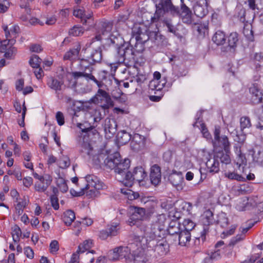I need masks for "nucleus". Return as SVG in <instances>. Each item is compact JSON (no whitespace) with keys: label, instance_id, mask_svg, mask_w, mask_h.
Masks as SVG:
<instances>
[{"label":"nucleus","instance_id":"5fc2aeb1","mask_svg":"<svg viewBox=\"0 0 263 263\" xmlns=\"http://www.w3.org/2000/svg\"><path fill=\"white\" fill-rule=\"evenodd\" d=\"M219 142H220L222 145L223 149L225 152L230 151V143L229 141L228 138L226 136H222L220 138V140Z\"/></svg>","mask_w":263,"mask_h":263},{"label":"nucleus","instance_id":"cd10ccee","mask_svg":"<svg viewBox=\"0 0 263 263\" xmlns=\"http://www.w3.org/2000/svg\"><path fill=\"white\" fill-rule=\"evenodd\" d=\"M202 222L204 227H208L209 226L213 224L215 222L213 212L210 210H206L203 215Z\"/></svg>","mask_w":263,"mask_h":263},{"label":"nucleus","instance_id":"49530a36","mask_svg":"<svg viewBox=\"0 0 263 263\" xmlns=\"http://www.w3.org/2000/svg\"><path fill=\"white\" fill-rule=\"evenodd\" d=\"M42 59L36 55H33L29 60L30 66L34 68H38L40 67Z\"/></svg>","mask_w":263,"mask_h":263},{"label":"nucleus","instance_id":"37998d69","mask_svg":"<svg viewBox=\"0 0 263 263\" xmlns=\"http://www.w3.org/2000/svg\"><path fill=\"white\" fill-rule=\"evenodd\" d=\"M9 44H10L7 43L6 49H5V50H7V51L5 52V53L4 54V56L6 58H7V59H11L12 57L13 54H14L16 51V48L15 47L12 46V45H11L10 46L8 47L7 46H8ZM0 49L1 50L2 52V50H4V49H3L2 48V45H1Z\"/></svg>","mask_w":263,"mask_h":263},{"label":"nucleus","instance_id":"423d86ee","mask_svg":"<svg viewBox=\"0 0 263 263\" xmlns=\"http://www.w3.org/2000/svg\"><path fill=\"white\" fill-rule=\"evenodd\" d=\"M147 173L142 166L136 167L133 172H128L125 176L126 179L124 180V184L126 186L130 187L135 181L139 182L140 185H144L143 182L147 178Z\"/></svg>","mask_w":263,"mask_h":263},{"label":"nucleus","instance_id":"9b49d317","mask_svg":"<svg viewBox=\"0 0 263 263\" xmlns=\"http://www.w3.org/2000/svg\"><path fill=\"white\" fill-rule=\"evenodd\" d=\"M120 230V223L112 222L107 226L106 229L100 232L99 237L102 240L106 239L108 237L117 236Z\"/></svg>","mask_w":263,"mask_h":263},{"label":"nucleus","instance_id":"6ab92c4d","mask_svg":"<svg viewBox=\"0 0 263 263\" xmlns=\"http://www.w3.org/2000/svg\"><path fill=\"white\" fill-rule=\"evenodd\" d=\"M145 141L144 137L139 134H136L130 142L131 147L134 151H139L145 147Z\"/></svg>","mask_w":263,"mask_h":263},{"label":"nucleus","instance_id":"2f4dec72","mask_svg":"<svg viewBox=\"0 0 263 263\" xmlns=\"http://www.w3.org/2000/svg\"><path fill=\"white\" fill-rule=\"evenodd\" d=\"M206 166L210 173H218L219 171V163L215 158L209 159L206 162Z\"/></svg>","mask_w":263,"mask_h":263},{"label":"nucleus","instance_id":"0e129e2a","mask_svg":"<svg viewBox=\"0 0 263 263\" xmlns=\"http://www.w3.org/2000/svg\"><path fill=\"white\" fill-rule=\"evenodd\" d=\"M50 252L54 253L59 249V243L57 240H52L50 244Z\"/></svg>","mask_w":263,"mask_h":263},{"label":"nucleus","instance_id":"aec40b11","mask_svg":"<svg viewBox=\"0 0 263 263\" xmlns=\"http://www.w3.org/2000/svg\"><path fill=\"white\" fill-rule=\"evenodd\" d=\"M152 184L156 186L158 185L161 179V168L157 164L152 166L149 175Z\"/></svg>","mask_w":263,"mask_h":263},{"label":"nucleus","instance_id":"8fccbe9b","mask_svg":"<svg viewBox=\"0 0 263 263\" xmlns=\"http://www.w3.org/2000/svg\"><path fill=\"white\" fill-rule=\"evenodd\" d=\"M57 184L62 192L66 193L68 191V187L67 183L64 178L62 177L58 178L57 181Z\"/></svg>","mask_w":263,"mask_h":263},{"label":"nucleus","instance_id":"412c9836","mask_svg":"<svg viewBox=\"0 0 263 263\" xmlns=\"http://www.w3.org/2000/svg\"><path fill=\"white\" fill-rule=\"evenodd\" d=\"M52 180V177L50 175H45L44 178L35 182L34 185L35 191L39 192H44L50 185Z\"/></svg>","mask_w":263,"mask_h":263},{"label":"nucleus","instance_id":"473e14b6","mask_svg":"<svg viewBox=\"0 0 263 263\" xmlns=\"http://www.w3.org/2000/svg\"><path fill=\"white\" fill-rule=\"evenodd\" d=\"M102 59V50L100 47L93 50L89 58V60L93 64L96 63H99Z\"/></svg>","mask_w":263,"mask_h":263},{"label":"nucleus","instance_id":"ddd939ff","mask_svg":"<svg viewBox=\"0 0 263 263\" xmlns=\"http://www.w3.org/2000/svg\"><path fill=\"white\" fill-rule=\"evenodd\" d=\"M85 180L87 182L85 187L82 191L89 190L90 192L95 193L96 190H100L102 187L99 180L97 176L93 175H88L86 176Z\"/></svg>","mask_w":263,"mask_h":263},{"label":"nucleus","instance_id":"4d7b16f0","mask_svg":"<svg viewBox=\"0 0 263 263\" xmlns=\"http://www.w3.org/2000/svg\"><path fill=\"white\" fill-rule=\"evenodd\" d=\"M243 239H244L243 238V234H238L235 237H233L231 239V240L229 243V246H234V245L237 244L238 242H239Z\"/></svg>","mask_w":263,"mask_h":263},{"label":"nucleus","instance_id":"c85d7f7f","mask_svg":"<svg viewBox=\"0 0 263 263\" xmlns=\"http://www.w3.org/2000/svg\"><path fill=\"white\" fill-rule=\"evenodd\" d=\"M212 41L217 45H222L226 41L225 33L221 30L217 31L212 37Z\"/></svg>","mask_w":263,"mask_h":263},{"label":"nucleus","instance_id":"72a5a7b5","mask_svg":"<svg viewBox=\"0 0 263 263\" xmlns=\"http://www.w3.org/2000/svg\"><path fill=\"white\" fill-rule=\"evenodd\" d=\"M131 138V135L125 130L120 131L117 135L118 142L121 145L127 143L130 140Z\"/></svg>","mask_w":263,"mask_h":263},{"label":"nucleus","instance_id":"e2e57ef3","mask_svg":"<svg viewBox=\"0 0 263 263\" xmlns=\"http://www.w3.org/2000/svg\"><path fill=\"white\" fill-rule=\"evenodd\" d=\"M236 227H237V226L236 225H232L231 226L230 229L229 230H226V231H224L222 233V235H223V236H222V238H224L226 237H227L228 236H230V235H233L234 232H235V231L236 229Z\"/></svg>","mask_w":263,"mask_h":263},{"label":"nucleus","instance_id":"58836bf2","mask_svg":"<svg viewBox=\"0 0 263 263\" xmlns=\"http://www.w3.org/2000/svg\"><path fill=\"white\" fill-rule=\"evenodd\" d=\"M226 177L228 178L230 180H236L238 181H245L246 178L245 177L241 175H239L234 172H229L224 174Z\"/></svg>","mask_w":263,"mask_h":263},{"label":"nucleus","instance_id":"4be33fe9","mask_svg":"<svg viewBox=\"0 0 263 263\" xmlns=\"http://www.w3.org/2000/svg\"><path fill=\"white\" fill-rule=\"evenodd\" d=\"M133 241V243L130 245V248L134 249L135 246L137 247L136 250H133L134 262V263H143L145 259L144 251L145 249L142 250L139 245H137V243L135 242L134 239Z\"/></svg>","mask_w":263,"mask_h":263},{"label":"nucleus","instance_id":"dca6fc26","mask_svg":"<svg viewBox=\"0 0 263 263\" xmlns=\"http://www.w3.org/2000/svg\"><path fill=\"white\" fill-rule=\"evenodd\" d=\"M137 33L138 34L136 36L137 41L134 47H133L134 55L135 53H142L144 50V43L149 39L148 35L142 33L140 30L137 32Z\"/></svg>","mask_w":263,"mask_h":263},{"label":"nucleus","instance_id":"052dcab7","mask_svg":"<svg viewBox=\"0 0 263 263\" xmlns=\"http://www.w3.org/2000/svg\"><path fill=\"white\" fill-rule=\"evenodd\" d=\"M27 2H25L23 0H21L20 2V7L22 9H25L27 13H29L30 12V9L29 8V3L32 2L33 0H26Z\"/></svg>","mask_w":263,"mask_h":263},{"label":"nucleus","instance_id":"a878e982","mask_svg":"<svg viewBox=\"0 0 263 263\" xmlns=\"http://www.w3.org/2000/svg\"><path fill=\"white\" fill-rule=\"evenodd\" d=\"M166 83V80L165 78L161 81H157L156 80H152L148 84L149 89L152 91H157L161 92V90L164 87Z\"/></svg>","mask_w":263,"mask_h":263},{"label":"nucleus","instance_id":"f3484780","mask_svg":"<svg viewBox=\"0 0 263 263\" xmlns=\"http://www.w3.org/2000/svg\"><path fill=\"white\" fill-rule=\"evenodd\" d=\"M103 127L105 136L110 138L114 136L117 131V123L114 119L107 118L104 121Z\"/></svg>","mask_w":263,"mask_h":263},{"label":"nucleus","instance_id":"f03ea898","mask_svg":"<svg viewBox=\"0 0 263 263\" xmlns=\"http://www.w3.org/2000/svg\"><path fill=\"white\" fill-rule=\"evenodd\" d=\"M91 64H93L89 60L82 59L81 60L79 64L80 70L79 71L72 72L71 74L76 80H78L80 78H84L87 81L90 80L93 81L99 87H101V82L98 81L92 74L93 68L91 65Z\"/></svg>","mask_w":263,"mask_h":263},{"label":"nucleus","instance_id":"ea45409f","mask_svg":"<svg viewBox=\"0 0 263 263\" xmlns=\"http://www.w3.org/2000/svg\"><path fill=\"white\" fill-rule=\"evenodd\" d=\"M252 155L254 162L258 164H263V151H258L256 152L253 151Z\"/></svg>","mask_w":263,"mask_h":263},{"label":"nucleus","instance_id":"13d9d810","mask_svg":"<svg viewBox=\"0 0 263 263\" xmlns=\"http://www.w3.org/2000/svg\"><path fill=\"white\" fill-rule=\"evenodd\" d=\"M50 202L52 206L55 210H58L59 209V199L58 196L55 195H51Z\"/></svg>","mask_w":263,"mask_h":263},{"label":"nucleus","instance_id":"0eeeda50","mask_svg":"<svg viewBox=\"0 0 263 263\" xmlns=\"http://www.w3.org/2000/svg\"><path fill=\"white\" fill-rule=\"evenodd\" d=\"M116 56L119 63L126 64L132 60H135L133 47L128 43H124L118 47Z\"/></svg>","mask_w":263,"mask_h":263},{"label":"nucleus","instance_id":"a19ab883","mask_svg":"<svg viewBox=\"0 0 263 263\" xmlns=\"http://www.w3.org/2000/svg\"><path fill=\"white\" fill-rule=\"evenodd\" d=\"M121 192L122 194L127 195V198L129 200H134L137 199L139 197V194L137 192H135L130 190L122 189Z\"/></svg>","mask_w":263,"mask_h":263},{"label":"nucleus","instance_id":"5701e85b","mask_svg":"<svg viewBox=\"0 0 263 263\" xmlns=\"http://www.w3.org/2000/svg\"><path fill=\"white\" fill-rule=\"evenodd\" d=\"M235 148V152L237 155L234 160L235 164L238 168L242 167L243 170L244 167L247 165V160L245 157V154L241 153L240 147L236 146ZM244 171L243 170V172Z\"/></svg>","mask_w":263,"mask_h":263},{"label":"nucleus","instance_id":"338daca9","mask_svg":"<svg viewBox=\"0 0 263 263\" xmlns=\"http://www.w3.org/2000/svg\"><path fill=\"white\" fill-rule=\"evenodd\" d=\"M116 248H115L112 252H110L108 255V258L109 260L112 261H115L121 259L118 252H117Z\"/></svg>","mask_w":263,"mask_h":263},{"label":"nucleus","instance_id":"c9c22d12","mask_svg":"<svg viewBox=\"0 0 263 263\" xmlns=\"http://www.w3.org/2000/svg\"><path fill=\"white\" fill-rule=\"evenodd\" d=\"M209 232V229L208 227H203V229L200 232V237H196L194 240V244L196 246H199L202 244L206 240V235Z\"/></svg>","mask_w":263,"mask_h":263},{"label":"nucleus","instance_id":"a211bd4d","mask_svg":"<svg viewBox=\"0 0 263 263\" xmlns=\"http://www.w3.org/2000/svg\"><path fill=\"white\" fill-rule=\"evenodd\" d=\"M47 85L51 89L55 91L57 95H59L60 91H62L63 88L65 87L63 80L54 77H50L48 79Z\"/></svg>","mask_w":263,"mask_h":263},{"label":"nucleus","instance_id":"69168bd1","mask_svg":"<svg viewBox=\"0 0 263 263\" xmlns=\"http://www.w3.org/2000/svg\"><path fill=\"white\" fill-rule=\"evenodd\" d=\"M99 79L101 81H105L107 78L110 79L112 77L110 75V73L105 71H101L99 73Z\"/></svg>","mask_w":263,"mask_h":263},{"label":"nucleus","instance_id":"b1692460","mask_svg":"<svg viewBox=\"0 0 263 263\" xmlns=\"http://www.w3.org/2000/svg\"><path fill=\"white\" fill-rule=\"evenodd\" d=\"M120 155L118 153L108 156L104 160L105 165L108 168L115 170L117 164L120 160Z\"/></svg>","mask_w":263,"mask_h":263},{"label":"nucleus","instance_id":"de8ad7c7","mask_svg":"<svg viewBox=\"0 0 263 263\" xmlns=\"http://www.w3.org/2000/svg\"><path fill=\"white\" fill-rule=\"evenodd\" d=\"M92 151V147L89 143L87 142H84L82 144V149L81 150L82 153L84 155H86L90 156L91 155V152Z\"/></svg>","mask_w":263,"mask_h":263},{"label":"nucleus","instance_id":"4468645a","mask_svg":"<svg viewBox=\"0 0 263 263\" xmlns=\"http://www.w3.org/2000/svg\"><path fill=\"white\" fill-rule=\"evenodd\" d=\"M208 2L206 0H195L193 6V11L195 15L202 18L208 13Z\"/></svg>","mask_w":263,"mask_h":263},{"label":"nucleus","instance_id":"603ef678","mask_svg":"<svg viewBox=\"0 0 263 263\" xmlns=\"http://www.w3.org/2000/svg\"><path fill=\"white\" fill-rule=\"evenodd\" d=\"M240 127L242 130L251 126L250 119L248 117H242L240 119Z\"/></svg>","mask_w":263,"mask_h":263},{"label":"nucleus","instance_id":"c756f323","mask_svg":"<svg viewBox=\"0 0 263 263\" xmlns=\"http://www.w3.org/2000/svg\"><path fill=\"white\" fill-rule=\"evenodd\" d=\"M181 230L182 229L180 227V224L179 222L172 221L169 224L167 232L170 236H175L176 237Z\"/></svg>","mask_w":263,"mask_h":263},{"label":"nucleus","instance_id":"7ed1b4c3","mask_svg":"<svg viewBox=\"0 0 263 263\" xmlns=\"http://www.w3.org/2000/svg\"><path fill=\"white\" fill-rule=\"evenodd\" d=\"M155 206V204L153 203L150 208L146 210L143 208L134 206L133 207L134 211L127 220L128 224L130 226L135 225L138 226L141 221L148 219L154 213Z\"/></svg>","mask_w":263,"mask_h":263},{"label":"nucleus","instance_id":"f704fd0d","mask_svg":"<svg viewBox=\"0 0 263 263\" xmlns=\"http://www.w3.org/2000/svg\"><path fill=\"white\" fill-rule=\"evenodd\" d=\"M76 218L74 212L68 210L65 211L63 216V221L66 226H70Z\"/></svg>","mask_w":263,"mask_h":263},{"label":"nucleus","instance_id":"6e6d98bb","mask_svg":"<svg viewBox=\"0 0 263 263\" xmlns=\"http://www.w3.org/2000/svg\"><path fill=\"white\" fill-rule=\"evenodd\" d=\"M13 240L15 242H17L20 240V237L22 235V231L18 227L14 228L12 233Z\"/></svg>","mask_w":263,"mask_h":263},{"label":"nucleus","instance_id":"f257e3e1","mask_svg":"<svg viewBox=\"0 0 263 263\" xmlns=\"http://www.w3.org/2000/svg\"><path fill=\"white\" fill-rule=\"evenodd\" d=\"M144 236L135 235L134 240L141 249L153 251L156 256H163L169 251V245L161 237L162 229L157 222L151 225V228L144 230Z\"/></svg>","mask_w":263,"mask_h":263},{"label":"nucleus","instance_id":"680f3d73","mask_svg":"<svg viewBox=\"0 0 263 263\" xmlns=\"http://www.w3.org/2000/svg\"><path fill=\"white\" fill-rule=\"evenodd\" d=\"M55 118L58 124L62 126L65 123V119L63 114L61 111H58L55 115Z\"/></svg>","mask_w":263,"mask_h":263},{"label":"nucleus","instance_id":"bb28decb","mask_svg":"<svg viewBox=\"0 0 263 263\" xmlns=\"http://www.w3.org/2000/svg\"><path fill=\"white\" fill-rule=\"evenodd\" d=\"M239 42V35L236 32H231L228 36V47L231 50H235Z\"/></svg>","mask_w":263,"mask_h":263},{"label":"nucleus","instance_id":"bf43d9fd","mask_svg":"<svg viewBox=\"0 0 263 263\" xmlns=\"http://www.w3.org/2000/svg\"><path fill=\"white\" fill-rule=\"evenodd\" d=\"M146 80V77L145 74H137L135 78V81L137 83L138 86H141Z\"/></svg>","mask_w":263,"mask_h":263},{"label":"nucleus","instance_id":"09e8293b","mask_svg":"<svg viewBox=\"0 0 263 263\" xmlns=\"http://www.w3.org/2000/svg\"><path fill=\"white\" fill-rule=\"evenodd\" d=\"M172 184L175 186H180L183 181V178L180 175H173L170 177Z\"/></svg>","mask_w":263,"mask_h":263},{"label":"nucleus","instance_id":"1a4fd4ad","mask_svg":"<svg viewBox=\"0 0 263 263\" xmlns=\"http://www.w3.org/2000/svg\"><path fill=\"white\" fill-rule=\"evenodd\" d=\"M130 166V160L128 159H125L124 160L121 159V156L120 157V160L117 164V166L115 169V172L116 173V179L122 182L124 184V179H126L125 176L128 172V170Z\"/></svg>","mask_w":263,"mask_h":263},{"label":"nucleus","instance_id":"a18cd8bd","mask_svg":"<svg viewBox=\"0 0 263 263\" xmlns=\"http://www.w3.org/2000/svg\"><path fill=\"white\" fill-rule=\"evenodd\" d=\"M112 25L110 22H103L101 23V28L100 30L102 35L109 33L112 30Z\"/></svg>","mask_w":263,"mask_h":263},{"label":"nucleus","instance_id":"7c9ffc66","mask_svg":"<svg viewBox=\"0 0 263 263\" xmlns=\"http://www.w3.org/2000/svg\"><path fill=\"white\" fill-rule=\"evenodd\" d=\"M80 48V46H78L76 48L70 49L64 54V60L69 61H75L77 60L78 58Z\"/></svg>","mask_w":263,"mask_h":263},{"label":"nucleus","instance_id":"3c124183","mask_svg":"<svg viewBox=\"0 0 263 263\" xmlns=\"http://www.w3.org/2000/svg\"><path fill=\"white\" fill-rule=\"evenodd\" d=\"M117 252L119 255L121 259L126 258L129 253V250L128 247H119L116 248Z\"/></svg>","mask_w":263,"mask_h":263},{"label":"nucleus","instance_id":"79ce46f5","mask_svg":"<svg viewBox=\"0 0 263 263\" xmlns=\"http://www.w3.org/2000/svg\"><path fill=\"white\" fill-rule=\"evenodd\" d=\"M84 32L83 27L79 26H74L69 30V34L73 36L82 35Z\"/></svg>","mask_w":263,"mask_h":263},{"label":"nucleus","instance_id":"c03bdc74","mask_svg":"<svg viewBox=\"0 0 263 263\" xmlns=\"http://www.w3.org/2000/svg\"><path fill=\"white\" fill-rule=\"evenodd\" d=\"M195 224L190 219H184L182 223V230L190 232L195 227Z\"/></svg>","mask_w":263,"mask_h":263},{"label":"nucleus","instance_id":"6e6552de","mask_svg":"<svg viewBox=\"0 0 263 263\" xmlns=\"http://www.w3.org/2000/svg\"><path fill=\"white\" fill-rule=\"evenodd\" d=\"M181 3L180 8L177 7V11L175 16H179L182 22L187 25L193 24L194 19L191 10L183 2V0H181Z\"/></svg>","mask_w":263,"mask_h":263},{"label":"nucleus","instance_id":"2eb2a0df","mask_svg":"<svg viewBox=\"0 0 263 263\" xmlns=\"http://www.w3.org/2000/svg\"><path fill=\"white\" fill-rule=\"evenodd\" d=\"M73 14L76 17L81 19V22L83 25H90L92 23V13L89 12L86 13L83 9H74Z\"/></svg>","mask_w":263,"mask_h":263},{"label":"nucleus","instance_id":"20e7f679","mask_svg":"<svg viewBox=\"0 0 263 263\" xmlns=\"http://www.w3.org/2000/svg\"><path fill=\"white\" fill-rule=\"evenodd\" d=\"M156 10L154 16L152 17V21L154 23L157 22L159 19L165 13H170L173 16L175 15L178 11L177 7L173 5L171 0H160L156 5Z\"/></svg>","mask_w":263,"mask_h":263},{"label":"nucleus","instance_id":"9d476101","mask_svg":"<svg viewBox=\"0 0 263 263\" xmlns=\"http://www.w3.org/2000/svg\"><path fill=\"white\" fill-rule=\"evenodd\" d=\"M3 29L5 32V35L7 40H4L2 42V48L4 49H6L7 43H10V45H13L15 42L14 39L17 36V34L20 31V27L16 25H13L10 28V30L8 29V26H4Z\"/></svg>","mask_w":263,"mask_h":263},{"label":"nucleus","instance_id":"e433bc0d","mask_svg":"<svg viewBox=\"0 0 263 263\" xmlns=\"http://www.w3.org/2000/svg\"><path fill=\"white\" fill-rule=\"evenodd\" d=\"M93 246V241L91 239L85 240L83 243H80L77 250L81 253L89 250Z\"/></svg>","mask_w":263,"mask_h":263},{"label":"nucleus","instance_id":"393cba45","mask_svg":"<svg viewBox=\"0 0 263 263\" xmlns=\"http://www.w3.org/2000/svg\"><path fill=\"white\" fill-rule=\"evenodd\" d=\"M179 242V245L181 246H188L191 239V233L188 231H185L181 230V232L176 237Z\"/></svg>","mask_w":263,"mask_h":263},{"label":"nucleus","instance_id":"f8f14e48","mask_svg":"<svg viewBox=\"0 0 263 263\" xmlns=\"http://www.w3.org/2000/svg\"><path fill=\"white\" fill-rule=\"evenodd\" d=\"M257 78L255 82L252 83L251 86L249 88V92L252 95L251 100L254 104H258L261 102L263 93L260 87V84Z\"/></svg>","mask_w":263,"mask_h":263},{"label":"nucleus","instance_id":"39448f33","mask_svg":"<svg viewBox=\"0 0 263 263\" xmlns=\"http://www.w3.org/2000/svg\"><path fill=\"white\" fill-rule=\"evenodd\" d=\"M91 101L94 104L99 105L104 111H108L109 108L114 106V102L109 93L101 88L98 89L95 96L91 99Z\"/></svg>","mask_w":263,"mask_h":263},{"label":"nucleus","instance_id":"4c0bfd02","mask_svg":"<svg viewBox=\"0 0 263 263\" xmlns=\"http://www.w3.org/2000/svg\"><path fill=\"white\" fill-rule=\"evenodd\" d=\"M225 152L226 153H224L223 151L218 152L216 155V157L219 159L222 163L228 164L231 162V159L229 155L230 151Z\"/></svg>","mask_w":263,"mask_h":263},{"label":"nucleus","instance_id":"864d4df0","mask_svg":"<svg viewBox=\"0 0 263 263\" xmlns=\"http://www.w3.org/2000/svg\"><path fill=\"white\" fill-rule=\"evenodd\" d=\"M217 223L220 224L222 227H224L228 224L229 220L226 216V214L222 213L218 216V219L217 220Z\"/></svg>","mask_w":263,"mask_h":263},{"label":"nucleus","instance_id":"774afa93","mask_svg":"<svg viewBox=\"0 0 263 263\" xmlns=\"http://www.w3.org/2000/svg\"><path fill=\"white\" fill-rule=\"evenodd\" d=\"M251 58L254 61L261 62L263 61V52L254 53L251 55Z\"/></svg>","mask_w":263,"mask_h":263}]
</instances>
